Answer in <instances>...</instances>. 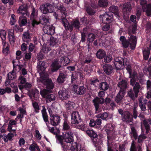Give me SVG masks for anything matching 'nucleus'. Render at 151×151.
Listing matches in <instances>:
<instances>
[{"mask_svg": "<svg viewBox=\"0 0 151 151\" xmlns=\"http://www.w3.org/2000/svg\"><path fill=\"white\" fill-rule=\"evenodd\" d=\"M51 27V26H47L44 27L43 29V31L46 34L43 35L42 37L43 38L45 39V37H46L47 35L46 34L48 35V32L49 31V30L50 29Z\"/></svg>", "mask_w": 151, "mask_h": 151, "instance_id": "5fc2aeb1", "label": "nucleus"}, {"mask_svg": "<svg viewBox=\"0 0 151 151\" xmlns=\"http://www.w3.org/2000/svg\"><path fill=\"white\" fill-rule=\"evenodd\" d=\"M109 11L110 12L114 13L116 17H119V12L117 6H112L109 7Z\"/></svg>", "mask_w": 151, "mask_h": 151, "instance_id": "c85d7f7f", "label": "nucleus"}, {"mask_svg": "<svg viewBox=\"0 0 151 151\" xmlns=\"http://www.w3.org/2000/svg\"><path fill=\"white\" fill-rule=\"evenodd\" d=\"M37 11L35 8H33L30 16V19L32 21V25L33 27H34L35 25L39 24V22L37 21Z\"/></svg>", "mask_w": 151, "mask_h": 151, "instance_id": "f8f14e48", "label": "nucleus"}, {"mask_svg": "<svg viewBox=\"0 0 151 151\" xmlns=\"http://www.w3.org/2000/svg\"><path fill=\"white\" fill-rule=\"evenodd\" d=\"M6 35V32L4 30H1L0 31V35L2 40V43L5 42Z\"/></svg>", "mask_w": 151, "mask_h": 151, "instance_id": "49530a36", "label": "nucleus"}, {"mask_svg": "<svg viewBox=\"0 0 151 151\" xmlns=\"http://www.w3.org/2000/svg\"><path fill=\"white\" fill-rule=\"evenodd\" d=\"M27 19L26 17L21 16L19 17V23L20 27L26 25L27 23Z\"/></svg>", "mask_w": 151, "mask_h": 151, "instance_id": "bb28decb", "label": "nucleus"}, {"mask_svg": "<svg viewBox=\"0 0 151 151\" xmlns=\"http://www.w3.org/2000/svg\"><path fill=\"white\" fill-rule=\"evenodd\" d=\"M59 97L62 99H67L70 96L68 91L66 90H63L58 92Z\"/></svg>", "mask_w": 151, "mask_h": 151, "instance_id": "4be33fe9", "label": "nucleus"}, {"mask_svg": "<svg viewBox=\"0 0 151 151\" xmlns=\"http://www.w3.org/2000/svg\"><path fill=\"white\" fill-rule=\"evenodd\" d=\"M18 81L21 84H24L26 82V79L22 76H20L18 78Z\"/></svg>", "mask_w": 151, "mask_h": 151, "instance_id": "bf43d9fd", "label": "nucleus"}, {"mask_svg": "<svg viewBox=\"0 0 151 151\" xmlns=\"http://www.w3.org/2000/svg\"><path fill=\"white\" fill-rule=\"evenodd\" d=\"M35 137L37 139L40 140L41 139L42 136L40 134L39 131L38 130H36L35 131Z\"/></svg>", "mask_w": 151, "mask_h": 151, "instance_id": "0e129e2a", "label": "nucleus"}, {"mask_svg": "<svg viewBox=\"0 0 151 151\" xmlns=\"http://www.w3.org/2000/svg\"><path fill=\"white\" fill-rule=\"evenodd\" d=\"M108 116V114L106 112H104L102 114H100L96 116L97 117L101 118L103 120H105Z\"/></svg>", "mask_w": 151, "mask_h": 151, "instance_id": "3c124183", "label": "nucleus"}, {"mask_svg": "<svg viewBox=\"0 0 151 151\" xmlns=\"http://www.w3.org/2000/svg\"><path fill=\"white\" fill-rule=\"evenodd\" d=\"M143 123L145 129H150V125H151V119H148L144 120L143 121Z\"/></svg>", "mask_w": 151, "mask_h": 151, "instance_id": "a19ab883", "label": "nucleus"}, {"mask_svg": "<svg viewBox=\"0 0 151 151\" xmlns=\"http://www.w3.org/2000/svg\"><path fill=\"white\" fill-rule=\"evenodd\" d=\"M132 89H130V90L128 92V94L129 96L132 99H133L134 98H136L135 96V93H134Z\"/></svg>", "mask_w": 151, "mask_h": 151, "instance_id": "13d9d810", "label": "nucleus"}, {"mask_svg": "<svg viewBox=\"0 0 151 151\" xmlns=\"http://www.w3.org/2000/svg\"><path fill=\"white\" fill-rule=\"evenodd\" d=\"M42 109L41 111L42 116L44 122H46V124L47 126V129L51 133L56 135V138L57 140V142L60 143L61 145L63 143L64 135L63 134L62 136L57 135L60 132V130L59 129L57 128L50 127L47 124V122H48V118L47 113L46 112V110L45 106H42Z\"/></svg>", "mask_w": 151, "mask_h": 151, "instance_id": "f03ea898", "label": "nucleus"}, {"mask_svg": "<svg viewBox=\"0 0 151 151\" xmlns=\"http://www.w3.org/2000/svg\"><path fill=\"white\" fill-rule=\"evenodd\" d=\"M73 134L71 132H68L63 133L64 139L65 142L71 143L73 141Z\"/></svg>", "mask_w": 151, "mask_h": 151, "instance_id": "dca6fc26", "label": "nucleus"}, {"mask_svg": "<svg viewBox=\"0 0 151 151\" xmlns=\"http://www.w3.org/2000/svg\"><path fill=\"white\" fill-rule=\"evenodd\" d=\"M150 51L148 47L146 48L143 51V55L145 60L148 59Z\"/></svg>", "mask_w": 151, "mask_h": 151, "instance_id": "58836bf2", "label": "nucleus"}, {"mask_svg": "<svg viewBox=\"0 0 151 151\" xmlns=\"http://www.w3.org/2000/svg\"><path fill=\"white\" fill-rule=\"evenodd\" d=\"M64 151L70 150L71 151H80L81 150V146L78 145L76 142H72V144L64 142L61 145Z\"/></svg>", "mask_w": 151, "mask_h": 151, "instance_id": "39448f33", "label": "nucleus"}, {"mask_svg": "<svg viewBox=\"0 0 151 151\" xmlns=\"http://www.w3.org/2000/svg\"><path fill=\"white\" fill-rule=\"evenodd\" d=\"M134 83V85L132 86H133V90L135 93V97H137L138 93L139 90L141 89V88L138 83L135 82Z\"/></svg>", "mask_w": 151, "mask_h": 151, "instance_id": "393cba45", "label": "nucleus"}, {"mask_svg": "<svg viewBox=\"0 0 151 151\" xmlns=\"http://www.w3.org/2000/svg\"><path fill=\"white\" fill-rule=\"evenodd\" d=\"M99 82V81L98 80V79L96 78H95L93 79H91V80L90 83L91 84H93V85H95V86H96V83H97Z\"/></svg>", "mask_w": 151, "mask_h": 151, "instance_id": "338daca9", "label": "nucleus"}, {"mask_svg": "<svg viewBox=\"0 0 151 151\" xmlns=\"http://www.w3.org/2000/svg\"><path fill=\"white\" fill-rule=\"evenodd\" d=\"M16 22L15 16L14 14H12L10 19V23L12 25L14 24Z\"/></svg>", "mask_w": 151, "mask_h": 151, "instance_id": "69168bd1", "label": "nucleus"}, {"mask_svg": "<svg viewBox=\"0 0 151 151\" xmlns=\"http://www.w3.org/2000/svg\"><path fill=\"white\" fill-rule=\"evenodd\" d=\"M132 7L129 2L124 3L123 5L122 11L124 16H128L130 13Z\"/></svg>", "mask_w": 151, "mask_h": 151, "instance_id": "ddd939ff", "label": "nucleus"}, {"mask_svg": "<svg viewBox=\"0 0 151 151\" xmlns=\"http://www.w3.org/2000/svg\"><path fill=\"white\" fill-rule=\"evenodd\" d=\"M46 99L47 102H51L55 100V97L53 94H49L46 96Z\"/></svg>", "mask_w": 151, "mask_h": 151, "instance_id": "ea45409f", "label": "nucleus"}, {"mask_svg": "<svg viewBox=\"0 0 151 151\" xmlns=\"http://www.w3.org/2000/svg\"><path fill=\"white\" fill-rule=\"evenodd\" d=\"M58 40L53 37H51L50 38V45L52 47H56L57 44L58 43Z\"/></svg>", "mask_w": 151, "mask_h": 151, "instance_id": "473e14b6", "label": "nucleus"}, {"mask_svg": "<svg viewBox=\"0 0 151 151\" xmlns=\"http://www.w3.org/2000/svg\"><path fill=\"white\" fill-rule=\"evenodd\" d=\"M51 50L49 47H46L45 45H43L42 46V50L43 52L45 53H47Z\"/></svg>", "mask_w": 151, "mask_h": 151, "instance_id": "4d7b16f0", "label": "nucleus"}, {"mask_svg": "<svg viewBox=\"0 0 151 151\" xmlns=\"http://www.w3.org/2000/svg\"><path fill=\"white\" fill-rule=\"evenodd\" d=\"M81 118L78 112L73 111L71 115V123L72 124H77L81 121Z\"/></svg>", "mask_w": 151, "mask_h": 151, "instance_id": "9b49d317", "label": "nucleus"}, {"mask_svg": "<svg viewBox=\"0 0 151 151\" xmlns=\"http://www.w3.org/2000/svg\"><path fill=\"white\" fill-rule=\"evenodd\" d=\"M108 4L107 0H99L98 5L101 7H104L106 6Z\"/></svg>", "mask_w": 151, "mask_h": 151, "instance_id": "a18cd8bd", "label": "nucleus"}, {"mask_svg": "<svg viewBox=\"0 0 151 151\" xmlns=\"http://www.w3.org/2000/svg\"><path fill=\"white\" fill-rule=\"evenodd\" d=\"M104 100L103 98H100L96 97L93 100V102L95 106L96 110H98L99 108V104H102L104 102Z\"/></svg>", "mask_w": 151, "mask_h": 151, "instance_id": "412c9836", "label": "nucleus"}, {"mask_svg": "<svg viewBox=\"0 0 151 151\" xmlns=\"http://www.w3.org/2000/svg\"><path fill=\"white\" fill-rule=\"evenodd\" d=\"M61 62L62 63V62H63V64L65 65H66L67 64L69 63L70 62V60L69 58L66 57H62L60 58Z\"/></svg>", "mask_w": 151, "mask_h": 151, "instance_id": "de8ad7c7", "label": "nucleus"}, {"mask_svg": "<svg viewBox=\"0 0 151 151\" xmlns=\"http://www.w3.org/2000/svg\"><path fill=\"white\" fill-rule=\"evenodd\" d=\"M112 59L111 55H108L104 58V61L106 63H108L111 61Z\"/></svg>", "mask_w": 151, "mask_h": 151, "instance_id": "774afa93", "label": "nucleus"}, {"mask_svg": "<svg viewBox=\"0 0 151 151\" xmlns=\"http://www.w3.org/2000/svg\"><path fill=\"white\" fill-rule=\"evenodd\" d=\"M63 128L64 130H69L70 129V126L69 123L66 119L64 120L63 123Z\"/></svg>", "mask_w": 151, "mask_h": 151, "instance_id": "4c0bfd02", "label": "nucleus"}, {"mask_svg": "<svg viewBox=\"0 0 151 151\" xmlns=\"http://www.w3.org/2000/svg\"><path fill=\"white\" fill-rule=\"evenodd\" d=\"M75 104L74 102L70 101L66 102L65 103V106L67 109H72L74 108Z\"/></svg>", "mask_w": 151, "mask_h": 151, "instance_id": "72a5a7b5", "label": "nucleus"}, {"mask_svg": "<svg viewBox=\"0 0 151 151\" xmlns=\"http://www.w3.org/2000/svg\"><path fill=\"white\" fill-rule=\"evenodd\" d=\"M139 105L141 110L142 111L146 110V108L145 105L142 102V100L141 99H139Z\"/></svg>", "mask_w": 151, "mask_h": 151, "instance_id": "864d4df0", "label": "nucleus"}, {"mask_svg": "<svg viewBox=\"0 0 151 151\" xmlns=\"http://www.w3.org/2000/svg\"><path fill=\"white\" fill-rule=\"evenodd\" d=\"M125 65L126 66V69L130 75H131L132 71L131 69V66L130 65V63L128 62V63H126Z\"/></svg>", "mask_w": 151, "mask_h": 151, "instance_id": "680f3d73", "label": "nucleus"}, {"mask_svg": "<svg viewBox=\"0 0 151 151\" xmlns=\"http://www.w3.org/2000/svg\"><path fill=\"white\" fill-rule=\"evenodd\" d=\"M29 149L31 151H35L36 150H40L39 147L35 142H33L32 144L29 145Z\"/></svg>", "mask_w": 151, "mask_h": 151, "instance_id": "e433bc0d", "label": "nucleus"}, {"mask_svg": "<svg viewBox=\"0 0 151 151\" xmlns=\"http://www.w3.org/2000/svg\"><path fill=\"white\" fill-rule=\"evenodd\" d=\"M72 90L74 92L75 94L78 95H81L85 93L86 89L83 86L74 85L73 86Z\"/></svg>", "mask_w": 151, "mask_h": 151, "instance_id": "1a4fd4ad", "label": "nucleus"}, {"mask_svg": "<svg viewBox=\"0 0 151 151\" xmlns=\"http://www.w3.org/2000/svg\"><path fill=\"white\" fill-rule=\"evenodd\" d=\"M38 94L39 91L37 90H35L32 93V105L36 113L39 112L40 108L38 103L35 101H33V100H37L38 99Z\"/></svg>", "mask_w": 151, "mask_h": 151, "instance_id": "423d86ee", "label": "nucleus"}, {"mask_svg": "<svg viewBox=\"0 0 151 151\" xmlns=\"http://www.w3.org/2000/svg\"><path fill=\"white\" fill-rule=\"evenodd\" d=\"M120 40L122 42V45L124 48H127L129 45L131 49L133 50L134 49L136 44V37L134 36H131L129 38L128 42L126 40L124 37L121 36L120 38Z\"/></svg>", "mask_w": 151, "mask_h": 151, "instance_id": "7ed1b4c3", "label": "nucleus"}, {"mask_svg": "<svg viewBox=\"0 0 151 151\" xmlns=\"http://www.w3.org/2000/svg\"><path fill=\"white\" fill-rule=\"evenodd\" d=\"M103 69L104 72L108 75L111 73L113 70V68L112 66L108 64L104 65L103 67Z\"/></svg>", "mask_w": 151, "mask_h": 151, "instance_id": "a878e982", "label": "nucleus"}, {"mask_svg": "<svg viewBox=\"0 0 151 151\" xmlns=\"http://www.w3.org/2000/svg\"><path fill=\"white\" fill-rule=\"evenodd\" d=\"M106 52L104 50L100 49L97 52L96 55L97 58L100 59L104 58L106 56Z\"/></svg>", "mask_w": 151, "mask_h": 151, "instance_id": "c756f323", "label": "nucleus"}, {"mask_svg": "<svg viewBox=\"0 0 151 151\" xmlns=\"http://www.w3.org/2000/svg\"><path fill=\"white\" fill-rule=\"evenodd\" d=\"M30 36L29 33L28 32L24 33L22 38L24 42H27L30 39Z\"/></svg>", "mask_w": 151, "mask_h": 151, "instance_id": "37998d69", "label": "nucleus"}, {"mask_svg": "<svg viewBox=\"0 0 151 151\" xmlns=\"http://www.w3.org/2000/svg\"><path fill=\"white\" fill-rule=\"evenodd\" d=\"M47 13H51L53 12L54 7L49 3H47Z\"/></svg>", "mask_w": 151, "mask_h": 151, "instance_id": "603ef678", "label": "nucleus"}, {"mask_svg": "<svg viewBox=\"0 0 151 151\" xmlns=\"http://www.w3.org/2000/svg\"><path fill=\"white\" fill-rule=\"evenodd\" d=\"M125 94V92L119 91L115 98V101L118 103L122 101L124 97Z\"/></svg>", "mask_w": 151, "mask_h": 151, "instance_id": "cd10ccee", "label": "nucleus"}, {"mask_svg": "<svg viewBox=\"0 0 151 151\" xmlns=\"http://www.w3.org/2000/svg\"><path fill=\"white\" fill-rule=\"evenodd\" d=\"M49 19L46 18L44 15L40 17V22L42 24H45L49 22Z\"/></svg>", "mask_w": 151, "mask_h": 151, "instance_id": "09e8293b", "label": "nucleus"}, {"mask_svg": "<svg viewBox=\"0 0 151 151\" xmlns=\"http://www.w3.org/2000/svg\"><path fill=\"white\" fill-rule=\"evenodd\" d=\"M47 3L45 4H43L42 5L40 6V9L42 13L44 14H46L47 13Z\"/></svg>", "mask_w": 151, "mask_h": 151, "instance_id": "8fccbe9b", "label": "nucleus"}, {"mask_svg": "<svg viewBox=\"0 0 151 151\" xmlns=\"http://www.w3.org/2000/svg\"><path fill=\"white\" fill-rule=\"evenodd\" d=\"M100 19L102 20L103 23H110L113 20V16L107 13L101 15L100 17Z\"/></svg>", "mask_w": 151, "mask_h": 151, "instance_id": "9d476101", "label": "nucleus"}, {"mask_svg": "<svg viewBox=\"0 0 151 151\" xmlns=\"http://www.w3.org/2000/svg\"><path fill=\"white\" fill-rule=\"evenodd\" d=\"M14 134L10 132L7 135L4 134L1 137L5 142H7L8 140H11L14 137Z\"/></svg>", "mask_w": 151, "mask_h": 151, "instance_id": "2f4dec72", "label": "nucleus"}, {"mask_svg": "<svg viewBox=\"0 0 151 151\" xmlns=\"http://www.w3.org/2000/svg\"><path fill=\"white\" fill-rule=\"evenodd\" d=\"M147 137L144 134H142L140 135L138 139V142L139 143H141L142 141L145 139Z\"/></svg>", "mask_w": 151, "mask_h": 151, "instance_id": "052dcab7", "label": "nucleus"}, {"mask_svg": "<svg viewBox=\"0 0 151 151\" xmlns=\"http://www.w3.org/2000/svg\"><path fill=\"white\" fill-rule=\"evenodd\" d=\"M114 64L116 70L122 69L124 68L123 63V59L121 58H116L115 59Z\"/></svg>", "mask_w": 151, "mask_h": 151, "instance_id": "2eb2a0df", "label": "nucleus"}, {"mask_svg": "<svg viewBox=\"0 0 151 151\" xmlns=\"http://www.w3.org/2000/svg\"><path fill=\"white\" fill-rule=\"evenodd\" d=\"M27 9V6L24 4L19 6L17 10V13L19 14H25Z\"/></svg>", "mask_w": 151, "mask_h": 151, "instance_id": "b1692460", "label": "nucleus"}, {"mask_svg": "<svg viewBox=\"0 0 151 151\" xmlns=\"http://www.w3.org/2000/svg\"><path fill=\"white\" fill-rule=\"evenodd\" d=\"M86 133L90 137H93L94 138H96L97 136V135L94 131L92 130L89 129L86 131Z\"/></svg>", "mask_w": 151, "mask_h": 151, "instance_id": "c9c22d12", "label": "nucleus"}, {"mask_svg": "<svg viewBox=\"0 0 151 151\" xmlns=\"http://www.w3.org/2000/svg\"><path fill=\"white\" fill-rule=\"evenodd\" d=\"M66 75L63 73H61L57 78L58 82L60 83H63L65 80Z\"/></svg>", "mask_w": 151, "mask_h": 151, "instance_id": "f704fd0d", "label": "nucleus"}, {"mask_svg": "<svg viewBox=\"0 0 151 151\" xmlns=\"http://www.w3.org/2000/svg\"><path fill=\"white\" fill-rule=\"evenodd\" d=\"M7 76L8 79L10 80L14 79L17 77L16 73L14 71L9 72Z\"/></svg>", "mask_w": 151, "mask_h": 151, "instance_id": "79ce46f5", "label": "nucleus"}, {"mask_svg": "<svg viewBox=\"0 0 151 151\" xmlns=\"http://www.w3.org/2000/svg\"><path fill=\"white\" fill-rule=\"evenodd\" d=\"M61 23L63 24L66 29H68L72 31L74 26L76 28H78L80 27V24L78 20H73L71 22L70 24L68 21L65 18H63L60 21Z\"/></svg>", "mask_w": 151, "mask_h": 151, "instance_id": "20e7f679", "label": "nucleus"}, {"mask_svg": "<svg viewBox=\"0 0 151 151\" xmlns=\"http://www.w3.org/2000/svg\"><path fill=\"white\" fill-rule=\"evenodd\" d=\"M147 1L146 0H142L140 2L143 11L146 12L147 16H150L151 15V4L147 5Z\"/></svg>", "mask_w": 151, "mask_h": 151, "instance_id": "6e6552de", "label": "nucleus"}, {"mask_svg": "<svg viewBox=\"0 0 151 151\" xmlns=\"http://www.w3.org/2000/svg\"><path fill=\"white\" fill-rule=\"evenodd\" d=\"M3 44V53L5 55L8 54L9 49V47L8 46V44L6 43V42L2 43Z\"/></svg>", "mask_w": 151, "mask_h": 151, "instance_id": "c03bdc74", "label": "nucleus"}, {"mask_svg": "<svg viewBox=\"0 0 151 151\" xmlns=\"http://www.w3.org/2000/svg\"><path fill=\"white\" fill-rule=\"evenodd\" d=\"M131 79L130 80V85H133L134 84V83L136 81H137L140 78H141L144 76L143 74L142 73H137L136 72L134 71L133 72L132 75H130Z\"/></svg>", "mask_w": 151, "mask_h": 151, "instance_id": "0eeeda50", "label": "nucleus"}, {"mask_svg": "<svg viewBox=\"0 0 151 151\" xmlns=\"http://www.w3.org/2000/svg\"><path fill=\"white\" fill-rule=\"evenodd\" d=\"M105 131L108 134V143H109L110 137H109L108 135L110 134H112L114 133V127L112 124L108 123L105 126Z\"/></svg>", "mask_w": 151, "mask_h": 151, "instance_id": "4468645a", "label": "nucleus"}, {"mask_svg": "<svg viewBox=\"0 0 151 151\" xmlns=\"http://www.w3.org/2000/svg\"><path fill=\"white\" fill-rule=\"evenodd\" d=\"M131 134L132 136H133L135 139H136L137 138V134L136 131L134 127L131 128Z\"/></svg>", "mask_w": 151, "mask_h": 151, "instance_id": "e2e57ef3", "label": "nucleus"}, {"mask_svg": "<svg viewBox=\"0 0 151 151\" xmlns=\"http://www.w3.org/2000/svg\"><path fill=\"white\" fill-rule=\"evenodd\" d=\"M122 117L123 121L128 123L132 122L133 120L132 115L128 111H125L124 114Z\"/></svg>", "mask_w": 151, "mask_h": 151, "instance_id": "6ab92c4d", "label": "nucleus"}, {"mask_svg": "<svg viewBox=\"0 0 151 151\" xmlns=\"http://www.w3.org/2000/svg\"><path fill=\"white\" fill-rule=\"evenodd\" d=\"M50 117V123L52 126H56L60 122V119L59 116L53 115Z\"/></svg>", "mask_w": 151, "mask_h": 151, "instance_id": "f3484780", "label": "nucleus"}, {"mask_svg": "<svg viewBox=\"0 0 151 151\" xmlns=\"http://www.w3.org/2000/svg\"><path fill=\"white\" fill-rule=\"evenodd\" d=\"M37 69L40 75V81L42 83L46 85L47 89L41 90L40 93L43 98H46V96L51 92L49 90L53 88V85L51 79H47L44 73L45 68V63L44 62L40 61L38 63Z\"/></svg>", "mask_w": 151, "mask_h": 151, "instance_id": "f257e3e1", "label": "nucleus"}, {"mask_svg": "<svg viewBox=\"0 0 151 151\" xmlns=\"http://www.w3.org/2000/svg\"><path fill=\"white\" fill-rule=\"evenodd\" d=\"M95 37V35L92 33L89 34L88 35L87 40L89 42H91L94 40Z\"/></svg>", "mask_w": 151, "mask_h": 151, "instance_id": "6e6d98bb", "label": "nucleus"}, {"mask_svg": "<svg viewBox=\"0 0 151 151\" xmlns=\"http://www.w3.org/2000/svg\"><path fill=\"white\" fill-rule=\"evenodd\" d=\"M61 62L57 59L55 60L51 65V69L52 72L58 70L61 67Z\"/></svg>", "mask_w": 151, "mask_h": 151, "instance_id": "aec40b11", "label": "nucleus"}, {"mask_svg": "<svg viewBox=\"0 0 151 151\" xmlns=\"http://www.w3.org/2000/svg\"><path fill=\"white\" fill-rule=\"evenodd\" d=\"M57 11L58 12H60L62 15V18H65L66 14H67V11L66 10L63 4L62 3H59L57 6Z\"/></svg>", "mask_w": 151, "mask_h": 151, "instance_id": "a211bd4d", "label": "nucleus"}, {"mask_svg": "<svg viewBox=\"0 0 151 151\" xmlns=\"http://www.w3.org/2000/svg\"><path fill=\"white\" fill-rule=\"evenodd\" d=\"M118 86L120 89V91L125 92V90L127 87V81L124 80H122L121 81L119 82Z\"/></svg>", "mask_w": 151, "mask_h": 151, "instance_id": "5701e85b", "label": "nucleus"}, {"mask_svg": "<svg viewBox=\"0 0 151 151\" xmlns=\"http://www.w3.org/2000/svg\"><path fill=\"white\" fill-rule=\"evenodd\" d=\"M99 86L101 90L104 91L107 90L109 88V84L106 82L100 83L99 84Z\"/></svg>", "mask_w": 151, "mask_h": 151, "instance_id": "7c9ffc66", "label": "nucleus"}]
</instances>
